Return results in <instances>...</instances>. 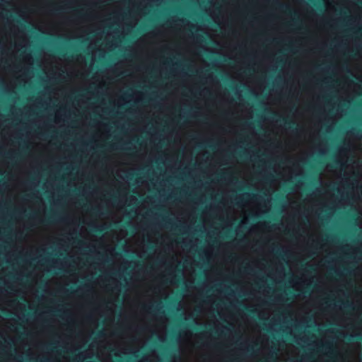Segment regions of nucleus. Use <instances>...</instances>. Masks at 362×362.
<instances>
[{
  "label": "nucleus",
  "instance_id": "c03bdc74",
  "mask_svg": "<svg viewBox=\"0 0 362 362\" xmlns=\"http://www.w3.org/2000/svg\"><path fill=\"white\" fill-rule=\"evenodd\" d=\"M179 339H193V334L189 330L184 331L182 333L180 334Z\"/></svg>",
  "mask_w": 362,
  "mask_h": 362
},
{
  "label": "nucleus",
  "instance_id": "9d476101",
  "mask_svg": "<svg viewBox=\"0 0 362 362\" xmlns=\"http://www.w3.org/2000/svg\"><path fill=\"white\" fill-rule=\"evenodd\" d=\"M41 64L44 72L49 79L59 81L65 83V85L73 83L76 86H82L88 74L86 58L81 54L63 60L44 54Z\"/></svg>",
  "mask_w": 362,
  "mask_h": 362
},
{
  "label": "nucleus",
  "instance_id": "603ef678",
  "mask_svg": "<svg viewBox=\"0 0 362 362\" xmlns=\"http://www.w3.org/2000/svg\"><path fill=\"white\" fill-rule=\"evenodd\" d=\"M45 214V207L44 203H42V207L41 210H39L40 221H42Z\"/></svg>",
  "mask_w": 362,
  "mask_h": 362
},
{
  "label": "nucleus",
  "instance_id": "052dcab7",
  "mask_svg": "<svg viewBox=\"0 0 362 362\" xmlns=\"http://www.w3.org/2000/svg\"><path fill=\"white\" fill-rule=\"evenodd\" d=\"M318 262H319V261L317 259V258H313L310 262L307 263V265L311 266V265L316 264V263H318Z\"/></svg>",
  "mask_w": 362,
  "mask_h": 362
},
{
  "label": "nucleus",
  "instance_id": "bf43d9fd",
  "mask_svg": "<svg viewBox=\"0 0 362 362\" xmlns=\"http://www.w3.org/2000/svg\"><path fill=\"white\" fill-rule=\"evenodd\" d=\"M206 153V151H203V152L198 153V155L196 156V162L199 163L201 157L204 156Z\"/></svg>",
  "mask_w": 362,
  "mask_h": 362
},
{
  "label": "nucleus",
  "instance_id": "4be33fe9",
  "mask_svg": "<svg viewBox=\"0 0 362 362\" xmlns=\"http://www.w3.org/2000/svg\"><path fill=\"white\" fill-rule=\"evenodd\" d=\"M170 212L174 215L177 220L184 224L189 226L194 225L196 222L195 207L188 209L184 206L176 205L170 208Z\"/></svg>",
  "mask_w": 362,
  "mask_h": 362
},
{
  "label": "nucleus",
  "instance_id": "58836bf2",
  "mask_svg": "<svg viewBox=\"0 0 362 362\" xmlns=\"http://www.w3.org/2000/svg\"><path fill=\"white\" fill-rule=\"evenodd\" d=\"M114 231L115 233L114 234L115 241H119L124 238H125L127 235V231L124 229H120L119 230H111Z\"/></svg>",
  "mask_w": 362,
  "mask_h": 362
},
{
  "label": "nucleus",
  "instance_id": "864d4df0",
  "mask_svg": "<svg viewBox=\"0 0 362 362\" xmlns=\"http://www.w3.org/2000/svg\"><path fill=\"white\" fill-rule=\"evenodd\" d=\"M108 311L111 315H113L116 308V305L114 303H112L110 305L107 306Z\"/></svg>",
  "mask_w": 362,
  "mask_h": 362
},
{
  "label": "nucleus",
  "instance_id": "5701e85b",
  "mask_svg": "<svg viewBox=\"0 0 362 362\" xmlns=\"http://www.w3.org/2000/svg\"><path fill=\"white\" fill-rule=\"evenodd\" d=\"M125 246L128 250L136 253L139 257H142L147 252L144 233H136L134 234L126 240Z\"/></svg>",
  "mask_w": 362,
  "mask_h": 362
},
{
  "label": "nucleus",
  "instance_id": "473e14b6",
  "mask_svg": "<svg viewBox=\"0 0 362 362\" xmlns=\"http://www.w3.org/2000/svg\"><path fill=\"white\" fill-rule=\"evenodd\" d=\"M90 82L91 84L95 85L97 88H102L105 86L106 80L103 74L96 73L92 76Z\"/></svg>",
  "mask_w": 362,
  "mask_h": 362
},
{
  "label": "nucleus",
  "instance_id": "f03ea898",
  "mask_svg": "<svg viewBox=\"0 0 362 362\" xmlns=\"http://www.w3.org/2000/svg\"><path fill=\"white\" fill-rule=\"evenodd\" d=\"M32 7H41L42 0H25V21L35 25L43 33L68 38L84 37L106 25L123 26L129 17L137 21L145 8L159 4V0H129L127 11L125 2L114 1L95 8L74 10L69 13H38Z\"/></svg>",
  "mask_w": 362,
  "mask_h": 362
},
{
  "label": "nucleus",
  "instance_id": "6e6d98bb",
  "mask_svg": "<svg viewBox=\"0 0 362 362\" xmlns=\"http://www.w3.org/2000/svg\"><path fill=\"white\" fill-rule=\"evenodd\" d=\"M298 93H299V83L298 82L297 85L296 86V87L293 88V95L295 96V97H297L298 95Z\"/></svg>",
  "mask_w": 362,
  "mask_h": 362
},
{
  "label": "nucleus",
  "instance_id": "8fccbe9b",
  "mask_svg": "<svg viewBox=\"0 0 362 362\" xmlns=\"http://www.w3.org/2000/svg\"><path fill=\"white\" fill-rule=\"evenodd\" d=\"M264 88V86L263 84H259L257 85L254 91L256 94H261Z\"/></svg>",
  "mask_w": 362,
  "mask_h": 362
},
{
  "label": "nucleus",
  "instance_id": "13d9d810",
  "mask_svg": "<svg viewBox=\"0 0 362 362\" xmlns=\"http://www.w3.org/2000/svg\"><path fill=\"white\" fill-rule=\"evenodd\" d=\"M235 76H234V78H235L236 79L240 81H245V78L244 77L242 76L241 74H239V73H235Z\"/></svg>",
  "mask_w": 362,
  "mask_h": 362
},
{
  "label": "nucleus",
  "instance_id": "f704fd0d",
  "mask_svg": "<svg viewBox=\"0 0 362 362\" xmlns=\"http://www.w3.org/2000/svg\"><path fill=\"white\" fill-rule=\"evenodd\" d=\"M325 4V12L328 16L334 15L337 9L336 5H337V0H332L330 1L329 0H324Z\"/></svg>",
  "mask_w": 362,
  "mask_h": 362
},
{
  "label": "nucleus",
  "instance_id": "2eb2a0df",
  "mask_svg": "<svg viewBox=\"0 0 362 362\" xmlns=\"http://www.w3.org/2000/svg\"><path fill=\"white\" fill-rule=\"evenodd\" d=\"M206 95L217 99H222L228 103L230 105L227 113L235 115L238 119H250L253 117L252 107L243 103H233V98L230 94L222 91L219 81L214 82L211 86L205 87L200 92V96L203 98H205Z\"/></svg>",
  "mask_w": 362,
  "mask_h": 362
},
{
  "label": "nucleus",
  "instance_id": "9b49d317",
  "mask_svg": "<svg viewBox=\"0 0 362 362\" xmlns=\"http://www.w3.org/2000/svg\"><path fill=\"white\" fill-rule=\"evenodd\" d=\"M248 281L243 286V289L253 296L252 298H245L243 304L247 308H255L258 311V316L263 320L269 319L272 313L270 308H262L266 301L259 297L257 294H261L264 297H269L271 293V288L268 286L265 277L251 276L247 278Z\"/></svg>",
  "mask_w": 362,
  "mask_h": 362
},
{
  "label": "nucleus",
  "instance_id": "e2e57ef3",
  "mask_svg": "<svg viewBox=\"0 0 362 362\" xmlns=\"http://www.w3.org/2000/svg\"><path fill=\"white\" fill-rule=\"evenodd\" d=\"M292 108H293V105H289V106L286 107L284 114L286 115V113L290 112L291 111Z\"/></svg>",
  "mask_w": 362,
  "mask_h": 362
},
{
  "label": "nucleus",
  "instance_id": "69168bd1",
  "mask_svg": "<svg viewBox=\"0 0 362 362\" xmlns=\"http://www.w3.org/2000/svg\"><path fill=\"white\" fill-rule=\"evenodd\" d=\"M136 351H133V350H126L124 351L125 354H132V353H135Z\"/></svg>",
  "mask_w": 362,
  "mask_h": 362
},
{
  "label": "nucleus",
  "instance_id": "0e129e2a",
  "mask_svg": "<svg viewBox=\"0 0 362 362\" xmlns=\"http://www.w3.org/2000/svg\"><path fill=\"white\" fill-rule=\"evenodd\" d=\"M320 151L321 153H326V151H327L326 146H323Z\"/></svg>",
  "mask_w": 362,
  "mask_h": 362
},
{
  "label": "nucleus",
  "instance_id": "bb28decb",
  "mask_svg": "<svg viewBox=\"0 0 362 362\" xmlns=\"http://www.w3.org/2000/svg\"><path fill=\"white\" fill-rule=\"evenodd\" d=\"M112 259L111 269L124 272L131 266V262L125 260L121 254L117 253L115 250L113 252L108 253Z\"/></svg>",
  "mask_w": 362,
  "mask_h": 362
},
{
  "label": "nucleus",
  "instance_id": "49530a36",
  "mask_svg": "<svg viewBox=\"0 0 362 362\" xmlns=\"http://www.w3.org/2000/svg\"><path fill=\"white\" fill-rule=\"evenodd\" d=\"M183 303H196L197 302V296L194 294L187 295L183 298Z\"/></svg>",
  "mask_w": 362,
  "mask_h": 362
},
{
  "label": "nucleus",
  "instance_id": "ea45409f",
  "mask_svg": "<svg viewBox=\"0 0 362 362\" xmlns=\"http://www.w3.org/2000/svg\"><path fill=\"white\" fill-rule=\"evenodd\" d=\"M230 57L237 61L238 63H243L244 65H246L245 62V57L242 54H238L234 51H232L230 52Z\"/></svg>",
  "mask_w": 362,
  "mask_h": 362
},
{
  "label": "nucleus",
  "instance_id": "37998d69",
  "mask_svg": "<svg viewBox=\"0 0 362 362\" xmlns=\"http://www.w3.org/2000/svg\"><path fill=\"white\" fill-rule=\"evenodd\" d=\"M269 187L273 192L276 191L280 187V181L276 179H272L269 181Z\"/></svg>",
  "mask_w": 362,
  "mask_h": 362
},
{
  "label": "nucleus",
  "instance_id": "338daca9",
  "mask_svg": "<svg viewBox=\"0 0 362 362\" xmlns=\"http://www.w3.org/2000/svg\"><path fill=\"white\" fill-rule=\"evenodd\" d=\"M17 305H18V307H19L21 308H23V309L25 308V305H23V304H21V303H18Z\"/></svg>",
  "mask_w": 362,
  "mask_h": 362
},
{
  "label": "nucleus",
  "instance_id": "72a5a7b5",
  "mask_svg": "<svg viewBox=\"0 0 362 362\" xmlns=\"http://www.w3.org/2000/svg\"><path fill=\"white\" fill-rule=\"evenodd\" d=\"M129 66V62L127 61H122L117 62L114 67V71L117 75H121L124 74Z\"/></svg>",
  "mask_w": 362,
  "mask_h": 362
},
{
  "label": "nucleus",
  "instance_id": "6ab92c4d",
  "mask_svg": "<svg viewBox=\"0 0 362 362\" xmlns=\"http://www.w3.org/2000/svg\"><path fill=\"white\" fill-rule=\"evenodd\" d=\"M44 275L43 270H40L33 277V282L28 287L21 285L8 286V288L14 292L15 296H21L26 302H33L37 296L36 284L39 279Z\"/></svg>",
  "mask_w": 362,
  "mask_h": 362
},
{
  "label": "nucleus",
  "instance_id": "f8f14e48",
  "mask_svg": "<svg viewBox=\"0 0 362 362\" xmlns=\"http://www.w3.org/2000/svg\"><path fill=\"white\" fill-rule=\"evenodd\" d=\"M218 313L221 319L242 334L245 339H261L259 326L242 310L237 308H221L218 309Z\"/></svg>",
  "mask_w": 362,
  "mask_h": 362
},
{
  "label": "nucleus",
  "instance_id": "a19ab883",
  "mask_svg": "<svg viewBox=\"0 0 362 362\" xmlns=\"http://www.w3.org/2000/svg\"><path fill=\"white\" fill-rule=\"evenodd\" d=\"M193 272H194V270L191 272V271H188L187 269H184L183 276H184V279H185V281L190 283V284L194 283V278L193 276Z\"/></svg>",
  "mask_w": 362,
  "mask_h": 362
},
{
  "label": "nucleus",
  "instance_id": "4468645a",
  "mask_svg": "<svg viewBox=\"0 0 362 362\" xmlns=\"http://www.w3.org/2000/svg\"><path fill=\"white\" fill-rule=\"evenodd\" d=\"M64 320L70 326L76 327L86 338L96 329L103 311L100 306L94 307L90 313L79 315L75 308H67L63 312Z\"/></svg>",
  "mask_w": 362,
  "mask_h": 362
},
{
  "label": "nucleus",
  "instance_id": "5fc2aeb1",
  "mask_svg": "<svg viewBox=\"0 0 362 362\" xmlns=\"http://www.w3.org/2000/svg\"><path fill=\"white\" fill-rule=\"evenodd\" d=\"M359 228H362V208H360V216L357 218Z\"/></svg>",
  "mask_w": 362,
  "mask_h": 362
},
{
  "label": "nucleus",
  "instance_id": "39448f33",
  "mask_svg": "<svg viewBox=\"0 0 362 362\" xmlns=\"http://www.w3.org/2000/svg\"><path fill=\"white\" fill-rule=\"evenodd\" d=\"M353 276L355 289L351 293L353 313L349 317L344 316L341 305H332L327 297L321 298L325 293L317 287L313 290L310 299H305L301 294L296 296L286 307V314L295 323L303 322L305 317L301 313H309L312 310L310 304L313 300L318 309L314 315L316 325L336 324L344 327L351 337L362 335V264L353 271Z\"/></svg>",
  "mask_w": 362,
  "mask_h": 362
},
{
  "label": "nucleus",
  "instance_id": "393cba45",
  "mask_svg": "<svg viewBox=\"0 0 362 362\" xmlns=\"http://www.w3.org/2000/svg\"><path fill=\"white\" fill-rule=\"evenodd\" d=\"M216 296L212 295L208 296L206 299L199 303V308L200 315H197L195 317V320L197 323H204L208 321V315L212 314L214 310V304Z\"/></svg>",
  "mask_w": 362,
  "mask_h": 362
},
{
  "label": "nucleus",
  "instance_id": "aec40b11",
  "mask_svg": "<svg viewBox=\"0 0 362 362\" xmlns=\"http://www.w3.org/2000/svg\"><path fill=\"white\" fill-rule=\"evenodd\" d=\"M361 87L360 85L348 79L344 76L338 78L337 92L341 100L349 102L354 94L358 93Z\"/></svg>",
  "mask_w": 362,
  "mask_h": 362
},
{
  "label": "nucleus",
  "instance_id": "79ce46f5",
  "mask_svg": "<svg viewBox=\"0 0 362 362\" xmlns=\"http://www.w3.org/2000/svg\"><path fill=\"white\" fill-rule=\"evenodd\" d=\"M49 146V144H42V143H36L33 147V150L35 151L45 152Z\"/></svg>",
  "mask_w": 362,
  "mask_h": 362
},
{
  "label": "nucleus",
  "instance_id": "412c9836",
  "mask_svg": "<svg viewBox=\"0 0 362 362\" xmlns=\"http://www.w3.org/2000/svg\"><path fill=\"white\" fill-rule=\"evenodd\" d=\"M98 282L104 292L110 296L112 301L117 300L121 292V284L115 277L101 276L98 279Z\"/></svg>",
  "mask_w": 362,
  "mask_h": 362
},
{
  "label": "nucleus",
  "instance_id": "e433bc0d",
  "mask_svg": "<svg viewBox=\"0 0 362 362\" xmlns=\"http://www.w3.org/2000/svg\"><path fill=\"white\" fill-rule=\"evenodd\" d=\"M204 255L208 261H210L214 255V247L211 245H206L203 250Z\"/></svg>",
  "mask_w": 362,
  "mask_h": 362
},
{
  "label": "nucleus",
  "instance_id": "20e7f679",
  "mask_svg": "<svg viewBox=\"0 0 362 362\" xmlns=\"http://www.w3.org/2000/svg\"><path fill=\"white\" fill-rule=\"evenodd\" d=\"M300 98L306 100L310 107L303 110L299 105L293 115V120L297 123L295 132L289 133L282 125L274 121H265V129L284 141V151L277 157L274 172L281 179L290 180L293 175H300L303 170L299 162L306 160L313 154L315 141L322 127V119L314 117L313 109L320 105V98L308 86L303 88Z\"/></svg>",
  "mask_w": 362,
  "mask_h": 362
},
{
  "label": "nucleus",
  "instance_id": "3c124183",
  "mask_svg": "<svg viewBox=\"0 0 362 362\" xmlns=\"http://www.w3.org/2000/svg\"><path fill=\"white\" fill-rule=\"evenodd\" d=\"M184 309L186 313H189V315H194L195 310H192L191 308V305L187 303L185 306H184Z\"/></svg>",
  "mask_w": 362,
  "mask_h": 362
},
{
  "label": "nucleus",
  "instance_id": "774afa93",
  "mask_svg": "<svg viewBox=\"0 0 362 362\" xmlns=\"http://www.w3.org/2000/svg\"><path fill=\"white\" fill-rule=\"evenodd\" d=\"M295 12H296V13H301L298 7H296V8H295Z\"/></svg>",
  "mask_w": 362,
  "mask_h": 362
},
{
  "label": "nucleus",
  "instance_id": "f3484780",
  "mask_svg": "<svg viewBox=\"0 0 362 362\" xmlns=\"http://www.w3.org/2000/svg\"><path fill=\"white\" fill-rule=\"evenodd\" d=\"M48 230V226H44L32 229L25 235L23 250L30 259L37 258L45 251L49 239L45 234Z\"/></svg>",
  "mask_w": 362,
  "mask_h": 362
},
{
  "label": "nucleus",
  "instance_id": "ddd939ff",
  "mask_svg": "<svg viewBox=\"0 0 362 362\" xmlns=\"http://www.w3.org/2000/svg\"><path fill=\"white\" fill-rule=\"evenodd\" d=\"M173 40L171 28H159L139 38L133 47L134 52L148 59H157V45L161 42H170Z\"/></svg>",
  "mask_w": 362,
  "mask_h": 362
},
{
  "label": "nucleus",
  "instance_id": "1a4fd4ad",
  "mask_svg": "<svg viewBox=\"0 0 362 362\" xmlns=\"http://www.w3.org/2000/svg\"><path fill=\"white\" fill-rule=\"evenodd\" d=\"M112 190H116L118 193L117 204H114L110 198H107L106 194L103 192L100 194L99 202L97 209L98 214H93L92 213L81 212L82 222L89 226L98 228L100 230L105 229L110 221L114 223H119L122 221V210L125 207L127 202V194L129 192V184L125 180L119 181L112 175L110 180L105 183Z\"/></svg>",
  "mask_w": 362,
  "mask_h": 362
},
{
  "label": "nucleus",
  "instance_id": "de8ad7c7",
  "mask_svg": "<svg viewBox=\"0 0 362 362\" xmlns=\"http://www.w3.org/2000/svg\"><path fill=\"white\" fill-rule=\"evenodd\" d=\"M337 283V280L333 281L332 284H325V288L329 293H332L334 291V286Z\"/></svg>",
  "mask_w": 362,
  "mask_h": 362
},
{
  "label": "nucleus",
  "instance_id": "680f3d73",
  "mask_svg": "<svg viewBox=\"0 0 362 362\" xmlns=\"http://www.w3.org/2000/svg\"><path fill=\"white\" fill-rule=\"evenodd\" d=\"M126 170L122 168V167H120L119 168H118L116 171V174L118 177H121L122 175H121V172H125Z\"/></svg>",
  "mask_w": 362,
  "mask_h": 362
},
{
  "label": "nucleus",
  "instance_id": "0eeeda50",
  "mask_svg": "<svg viewBox=\"0 0 362 362\" xmlns=\"http://www.w3.org/2000/svg\"><path fill=\"white\" fill-rule=\"evenodd\" d=\"M73 228L69 230V235L73 236L76 234L79 225L78 220L72 221ZM80 236L88 244L83 240H78L76 245V240L71 237L68 238L71 250L68 252L71 262L66 267L65 271L72 272L69 275H63L59 277H52L45 284V291L52 294L59 291L62 287L68 286L69 284H76L79 278H86L95 274L98 269L99 264L93 262L92 255L90 253L83 252V249L93 247V245L98 240V237L91 234L86 226H81L79 231Z\"/></svg>",
  "mask_w": 362,
  "mask_h": 362
},
{
  "label": "nucleus",
  "instance_id": "2f4dec72",
  "mask_svg": "<svg viewBox=\"0 0 362 362\" xmlns=\"http://www.w3.org/2000/svg\"><path fill=\"white\" fill-rule=\"evenodd\" d=\"M228 163L223 158V153L221 151H216L213 153L211 156V164H214L215 167H220L222 165H226Z\"/></svg>",
  "mask_w": 362,
  "mask_h": 362
},
{
  "label": "nucleus",
  "instance_id": "dca6fc26",
  "mask_svg": "<svg viewBox=\"0 0 362 362\" xmlns=\"http://www.w3.org/2000/svg\"><path fill=\"white\" fill-rule=\"evenodd\" d=\"M261 258L254 259L250 264L255 268L264 272L267 276L274 279L276 283L281 282L285 277V269L283 263L270 250H262Z\"/></svg>",
  "mask_w": 362,
  "mask_h": 362
},
{
  "label": "nucleus",
  "instance_id": "cd10ccee",
  "mask_svg": "<svg viewBox=\"0 0 362 362\" xmlns=\"http://www.w3.org/2000/svg\"><path fill=\"white\" fill-rule=\"evenodd\" d=\"M347 9L350 13L351 21L356 23L358 29L362 28V8L356 3H347Z\"/></svg>",
  "mask_w": 362,
  "mask_h": 362
},
{
  "label": "nucleus",
  "instance_id": "a878e982",
  "mask_svg": "<svg viewBox=\"0 0 362 362\" xmlns=\"http://www.w3.org/2000/svg\"><path fill=\"white\" fill-rule=\"evenodd\" d=\"M356 56V59L347 61L346 67L353 76L362 81V50L358 49Z\"/></svg>",
  "mask_w": 362,
  "mask_h": 362
},
{
  "label": "nucleus",
  "instance_id": "a211bd4d",
  "mask_svg": "<svg viewBox=\"0 0 362 362\" xmlns=\"http://www.w3.org/2000/svg\"><path fill=\"white\" fill-rule=\"evenodd\" d=\"M284 228L276 226H270L266 221H259L251 226L244 236V239L248 242L249 247H253L259 244H267L270 240L277 238L281 230ZM285 233L288 234L286 231Z\"/></svg>",
  "mask_w": 362,
  "mask_h": 362
},
{
  "label": "nucleus",
  "instance_id": "4c0bfd02",
  "mask_svg": "<svg viewBox=\"0 0 362 362\" xmlns=\"http://www.w3.org/2000/svg\"><path fill=\"white\" fill-rule=\"evenodd\" d=\"M64 113L61 109L56 110L54 114V122L56 124H60L64 121Z\"/></svg>",
  "mask_w": 362,
  "mask_h": 362
},
{
  "label": "nucleus",
  "instance_id": "c756f323",
  "mask_svg": "<svg viewBox=\"0 0 362 362\" xmlns=\"http://www.w3.org/2000/svg\"><path fill=\"white\" fill-rule=\"evenodd\" d=\"M206 281L209 284L223 281L225 280L223 274L216 269H211L205 271Z\"/></svg>",
  "mask_w": 362,
  "mask_h": 362
},
{
  "label": "nucleus",
  "instance_id": "c9c22d12",
  "mask_svg": "<svg viewBox=\"0 0 362 362\" xmlns=\"http://www.w3.org/2000/svg\"><path fill=\"white\" fill-rule=\"evenodd\" d=\"M8 329V322L0 316V337L6 339L5 335L7 334Z\"/></svg>",
  "mask_w": 362,
  "mask_h": 362
},
{
  "label": "nucleus",
  "instance_id": "7ed1b4c3",
  "mask_svg": "<svg viewBox=\"0 0 362 362\" xmlns=\"http://www.w3.org/2000/svg\"><path fill=\"white\" fill-rule=\"evenodd\" d=\"M267 168V161L259 159L257 164L252 163V167L246 163H237L234 167L222 169L224 178L221 180L218 190L223 194L218 206H211L202 212L204 227L206 229L214 228L220 233L240 218V226H242L247 223L248 215L257 216L267 212L270 208L269 201H263L259 195L243 193L237 195L233 201H230L227 195L228 192L235 191L232 187L235 174L245 182L251 183L257 178L264 177Z\"/></svg>",
  "mask_w": 362,
  "mask_h": 362
},
{
  "label": "nucleus",
  "instance_id": "423d86ee",
  "mask_svg": "<svg viewBox=\"0 0 362 362\" xmlns=\"http://www.w3.org/2000/svg\"><path fill=\"white\" fill-rule=\"evenodd\" d=\"M6 11L0 3V81L8 91H13L18 83H27L32 77L33 58L25 53L18 61L17 54L29 45L27 33L11 18L4 16Z\"/></svg>",
  "mask_w": 362,
  "mask_h": 362
},
{
  "label": "nucleus",
  "instance_id": "4d7b16f0",
  "mask_svg": "<svg viewBox=\"0 0 362 362\" xmlns=\"http://www.w3.org/2000/svg\"><path fill=\"white\" fill-rule=\"evenodd\" d=\"M225 270L227 272H230L233 270V266L231 264H226L225 266Z\"/></svg>",
  "mask_w": 362,
  "mask_h": 362
},
{
  "label": "nucleus",
  "instance_id": "f257e3e1",
  "mask_svg": "<svg viewBox=\"0 0 362 362\" xmlns=\"http://www.w3.org/2000/svg\"><path fill=\"white\" fill-rule=\"evenodd\" d=\"M146 235L148 243L158 244L159 242L168 251V257L162 261L158 274L151 279L140 282L137 291L132 296L126 293L124 296V306L134 310L139 308L132 317V327L140 339H148L153 334L158 339H165L168 320L165 317L153 314L151 306L143 302V298H148L149 303L156 298H166L173 292L175 281V271L184 257V250L176 240H173L168 232L163 231L159 226L151 224L146 229Z\"/></svg>",
  "mask_w": 362,
  "mask_h": 362
},
{
  "label": "nucleus",
  "instance_id": "a18cd8bd",
  "mask_svg": "<svg viewBox=\"0 0 362 362\" xmlns=\"http://www.w3.org/2000/svg\"><path fill=\"white\" fill-rule=\"evenodd\" d=\"M160 255V253L158 252V250H156V251L153 253V255H150V256H148L147 257V259H146V264H150L151 263H154L155 259H158Z\"/></svg>",
  "mask_w": 362,
  "mask_h": 362
},
{
  "label": "nucleus",
  "instance_id": "b1692460",
  "mask_svg": "<svg viewBox=\"0 0 362 362\" xmlns=\"http://www.w3.org/2000/svg\"><path fill=\"white\" fill-rule=\"evenodd\" d=\"M115 233L114 231L110 230L105 233L100 238H98V240L93 245V251L92 249H90V251L95 253L98 245V248L105 250L107 253L113 252L115 250Z\"/></svg>",
  "mask_w": 362,
  "mask_h": 362
},
{
  "label": "nucleus",
  "instance_id": "6e6552de",
  "mask_svg": "<svg viewBox=\"0 0 362 362\" xmlns=\"http://www.w3.org/2000/svg\"><path fill=\"white\" fill-rule=\"evenodd\" d=\"M281 246L292 273L290 284L296 291H301L305 286L313 284L314 276L307 274L305 269L299 271L298 264L318 250L327 252L328 245L324 243L322 235L313 229L308 238L298 237L294 239V242H284Z\"/></svg>",
  "mask_w": 362,
  "mask_h": 362
},
{
  "label": "nucleus",
  "instance_id": "c85d7f7f",
  "mask_svg": "<svg viewBox=\"0 0 362 362\" xmlns=\"http://www.w3.org/2000/svg\"><path fill=\"white\" fill-rule=\"evenodd\" d=\"M95 132L94 137L95 141L100 140H107L110 136V129L108 124L103 122H98L95 126Z\"/></svg>",
  "mask_w": 362,
  "mask_h": 362
},
{
  "label": "nucleus",
  "instance_id": "7c9ffc66",
  "mask_svg": "<svg viewBox=\"0 0 362 362\" xmlns=\"http://www.w3.org/2000/svg\"><path fill=\"white\" fill-rule=\"evenodd\" d=\"M144 98V94L141 91H134L132 96L127 99H124L123 97H120L117 100V103L119 105H124L131 100H134L135 103H139Z\"/></svg>",
  "mask_w": 362,
  "mask_h": 362
},
{
  "label": "nucleus",
  "instance_id": "09e8293b",
  "mask_svg": "<svg viewBox=\"0 0 362 362\" xmlns=\"http://www.w3.org/2000/svg\"><path fill=\"white\" fill-rule=\"evenodd\" d=\"M15 189L17 191L21 192H26L28 190L27 186L25 185L20 183V182H17L16 184Z\"/></svg>",
  "mask_w": 362,
  "mask_h": 362
}]
</instances>
